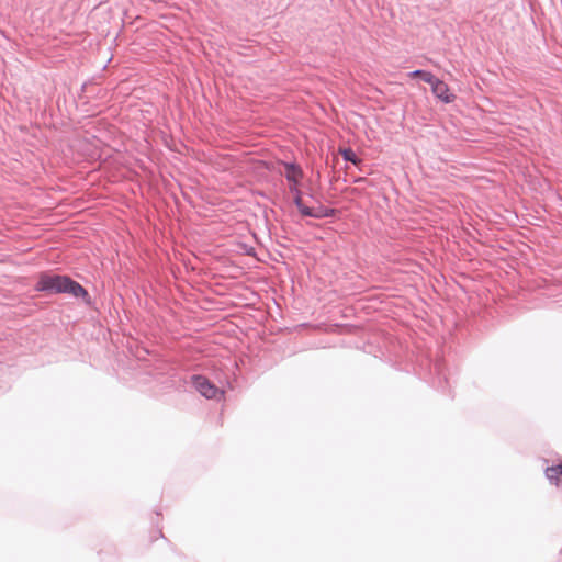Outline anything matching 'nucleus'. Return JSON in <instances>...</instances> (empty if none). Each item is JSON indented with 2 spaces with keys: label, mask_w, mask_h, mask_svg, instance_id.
<instances>
[{
  "label": "nucleus",
  "mask_w": 562,
  "mask_h": 562,
  "mask_svg": "<svg viewBox=\"0 0 562 562\" xmlns=\"http://www.w3.org/2000/svg\"><path fill=\"white\" fill-rule=\"evenodd\" d=\"M34 290L48 294H70L74 297L83 299L86 303H90L88 291L79 282L66 274L42 272L34 285Z\"/></svg>",
  "instance_id": "1"
},
{
  "label": "nucleus",
  "mask_w": 562,
  "mask_h": 562,
  "mask_svg": "<svg viewBox=\"0 0 562 562\" xmlns=\"http://www.w3.org/2000/svg\"><path fill=\"white\" fill-rule=\"evenodd\" d=\"M191 380L195 390L205 398L215 400L224 395V391L220 390L204 375L194 374L191 376Z\"/></svg>",
  "instance_id": "2"
},
{
  "label": "nucleus",
  "mask_w": 562,
  "mask_h": 562,
  "mask_svg": "<svg viewBox=\"0 0 562 562\" xmlns=\"http://www.w3.org/2000/svg\"><path fill=\"white\" fill-rule=\"evenodd\" d=\"M285 169V179L290 182L289 190L292 193V189H299L300 179L303 177L302 168L295 164L285 161L283 162Z\"/></svg>",
  "instance_id": "3"
},
{
  "label": "nucleus",
  "mask_w": 562,
  "mask_h": 562,
  "mask_svg": "<svg viewBox=\"0 0 562 562\" xmlns=\"http://www.w3.org/2000/svg\"><path fill=\"white\" fill-rule=\"evenodd\" d=\"M430 86L432 93L442 102L451 103L456 99V95L450 93L448 85L442 80L436 78Z\"/></svg>",
  "instance_id": "4"
},
{
  "label": "nucleus",
  "mask_w": 562,
  "mask_h": 562,
  "mask_svg": "<svg viewBox=\"0 0 562 562\" xmlns=\"http://www.w3.org/2000/svg\"><path fill=\"white\" fill-rule=\"evenodd\" d=\"M292 194L294 195L293 202H294L295 206L297 207V210L300 211V213L303 216H308L311 214V209L312 207H308V206L304 205L303 200H302V192H301V190L293 188L292 189Z\"/></svg>",
  "instance_id": "5"
},
{
  "label": "nucleus",
  "mask_w": 562,
  "mask_h": 562,
  "mask_svg": "<svg viewBox=\"0 0 562 562\" xmlns=\"http://www.w3.org/2000/svg\"><path fill=\"white\" fill-rule=\"evenodd\" d=\"M336 213L335 209L326 207V206H319L317 209H311V214L308 217L313 218H327L334 216Z\"/></svg>",
  "instance_id": "6"
},
{
  "label": "nucleus",
  "mask_w": 562,
  "mask_h": 562,
  "mask_svg": "<svg viewBox=\"0 0 562 562\" xmlns=\"http://www.w3.org/2000/svg\"><path fill=\"white\" fill-rule=\"evenodd\" d=\"M409 76L412 78H418L429 85H431L432 81H435V79L437 78L430 71L423 70V69L413 70L409 72Z\"/></svg>",
  "instance_id": "7"
},
{
  "label": "nucleus",
  "mask_w": 562,
  "mask_h": 562,
  "mask_svg": "<svg viewBox=\"0 0 562 562\" xmlns=\"http://www.w3.org/2000/svg\"><path fill=\"white\" fill-rule=\"evenodd\" d=\"M340 153L345 161L352 162L353 165H358L360 162V159L351 148L341 149Z\"/></svg>",
  "instance_id": "8"
},
{
  "label": "nucleus",
  "mask_w": 562,
  "mask_h": 562,
  "mask_svg": "<svg viewBox=\"0 0 562 562\" xmlns=\"http://www.w3.org/2000/svg\"><path fill=\"white\" fill-rule=\"evenodd\" d=\"M546 474L550 481L557 480L559 475H562V464L547 468Z\"/></svg>",
  "instance_id": "9"
},
{
  "label": "nucleus",
  "mask_w": 562,
  "mask_h": 562,
  "mask_svg": "<svg viewBox=\"0 0 562 562\" xmlns=\"http://www.w3.org/2000/svg\"><path fill=\"white\" fill-rule=\"evenodd\" d=\"M246 254L247 255H254L255 254V249L252 247H250L249 249L246 250Z\"/></svg>",
  "instance_id": "10"
}]
</instances>
